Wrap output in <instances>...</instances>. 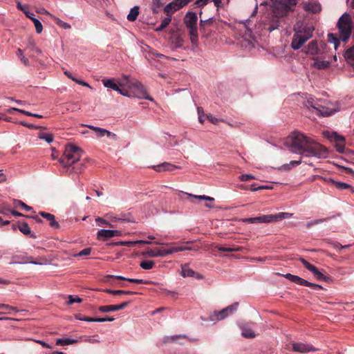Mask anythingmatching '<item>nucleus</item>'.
<instances>
[{
    "label": "nucleus",
    "instance_id": "f257e3e1",
    "mask_svg": "<svg viewBox=\"0 0 354 354\" xmlns=\"http://www.w3.org/2000/svg\"><path fill=\"white\" fill-rule=\"evenodd\" d=\"M286 143L292 153L299 155L298 160L290 161L289 165L295 167L302 162L311 165L304 160L308 158H326L328 156V150L326 147L315 141L312 138L295 131L288 137ZM286 165L285 167H288Z\"/></svg>",
    "mask_w": 354,
    "mask_h": 354
},
{
    "label": "nucleus",
    "instance_id": "f03ea898",
    "mask_svg": "<svg viewBox=\"0 0 354 354\" xmlns=\"http://www.w3.org/2000/svg\"><path fill=\"white\" fill-rule=\"evenodd\" d=\"M315 28L302 21H298L294 27L295 34L291 47L294 50L299 49L313 36Z\"/></svg>",
    "mask_w": 354,
    "mask_h": 354
},
{
    "label": "nucleus",
    "instance_id": "7ed1b4c3",
    "mask_svg": "<svg viewBox=\"0 0 354 354\" xmlns=\"http://www.w3.org/2000/svg\"><path fill=\"white\" fill-rule=\"evenodd\" d=\"M197 21L198 17L196 12H188L185 16L184 22L189 31L191 42L195 46L198 43Z\"/></svg>",
    "mask_w": 354,
    "mask_h": 354
},
{
    "label": "nucleus",
    "instance_id": "20e7f679",
    "mask_svg": "<svg viewBox=\"0 0 354 354\" xmlns=\"http://www.w3.org/2000/svg\"><path fill=\"white\" fill-rule=\"evenodd\" d=\"M340 39L346 41L351 34L352 20L351 16L345 12L339 19L337 24Z\"/></svg>",
    "mask_w": 354,
    "mask_h": 354
},
{
    "label": "nucleus",
    "instance_id": "39448f33",
    "mask_svg": "<svg viewBox=\"0 0 354 354\" xmlns=\"http://www.w3.org/2000/svg\"><path fill=\"white\" fill-rule=\"evenodd\" d=\"M81 156L82 150L79 147L71 145L66 147L64 156L60 159V162L64 167H70L79 161Z\"/></svg>",
    "mask_w": 354,
    "mask_h": 354
},
{
    "label": "nucleus",
    "instance_id": "423d86ee",
    "mask_svg": "<svg viewBox=\"0 0 354 354\" xmlns=\"http://www.w3.org/2000/svg\"><path fill=\"white\" fill-rule=\"evenodd\" d=\"M297 0H276L273 3L272 12L276 17H283L292 10Z\"/></svg>",
    "mask_w": 354,
    "mask_h": 354
},
{
    "label": "nucleus",
    "instance_id": "0eeeda50",
    "mask_svg": "<svg viewBox=\"0 0 354 354\" xmlns=\"http://www.w3.org/2000/svg\"><path fill=\"white\" fill-rule=\"evenodd\" d=\"M124 78L127 80V86L134 89V95L138 99H145L149 101H153V99L149 96L143 84L136 80H130L129 76L124 75Z\"/></svg>",
    "mask_w": 354,
    "mask_h": 354
},
{
    "label": "nucleus",
    "instance_id": "6e6552de",
    "mask_svg": "<svg viewBox=\"0 0 354 354\" xmlns=\"http://www.w3.org/2000/svg\"><path fill=\"white\" fill-rule=\"evenodd\" d=\"M239 306V303L235 302L233 304L222 309L221 310H215L209 315V320L212 322H218L224 319L229 315L234 313Z\"/></svg>",
    "mask_w": 354,
    "mask_h": 354
},
{
    "label": "nucleus",
    "instance_id": "1a4fd4ad",
    "mask_svg": "<svg viewBox=\"0 0 354 354\" xmlns=\"http://www.w3.org/2000/svg\"><path fill=\"white\" fill-rule=\"evenodd\" d=\"M324 138L328 139L330 142H335L336 150L339 153H344L345 149V138L336 132L325 131L322 133Z\"/></svg>",
    "mask_w": 354,
    "mask_h": 354
},
{
    "label": "nucleus",
    "instance_id": "9d476101",
    "mask_svg": "<svg viewBox=\"0 0 354 354\" xmlns=\"http://www.w3.org/2000/svg\"><path fill=\"white\" fill-rule=\"evenodd\" d=\"M312 108L317 111V113L322 116H329L339 111V105L332 102L327 103L326 106L321 104L312 105Z\"/></svg>",
    "mask_w": 354,
    "mask_h": 354
},
{
    "label": "nucleus",
    "instance_id": "9b49d317",
    "mask_svg": "<svg viewBox=\"0 0 354 354\" xmlns=\"http://www.w3.org/2000/svg\"><path fill=\"white\" fill-rule=\"evenodd\" d=\"M158 245H164L169 246L167 249H162L163 257H165L169 254H174L179 252H183L186 250H198V249H194L188 246L180 245L176 243H160L156 242Z\"/></svg>",
    "mask_w": 354,
    "mask_h": 354
},
{
    "label": "nucleus",
    "instance_id": "f8f14e48",
    "mask_svg": "<svg viewBox=\"0 0 354 354\" xmlns=\"http://www.w3.org/2000/svg\"><path fill=\"white\" fill-rule=\"evenodd\" d=\"M292 214L280 212L277 214L263 215L260 216V223H269L277 222L291 217Z\"/></svg>",
    "mask_w": 354,
    "mask_h": 354
},
{
    "label": "nucleus",
    "instance_id": "ddd939ff",
    "mask_svg": "<svg viewBox=\"0 0 354 354\" xmlns=\"http://www.w3.org/2000/svg\"><path fill=\"white\" fill-rule=\"evenodd\" d=\"M299 261L304 266V267L313 272L318 280H322L324 281H329L330 280V277L324 275L322 272L318 270V269L313 265L308 263L303 258H300Z\"/></svg>",
    "mask_w": 354,
    "mask_h": 354
},
{
    "label": "nucleus",
    "instance_id": "4468645a",
    "mask_svg": "<svg viewBox=\"0 0 354 354\" xmlns=\"http://www.w3.org/2000/svg\"><path fill=\"white\" fill-rule=\"evenodd\" d=\"M122 235L121 231L113 230L102 229L97 232V238L98 240L106 241L114 236H120Z\"/></svg>",
    "mask_w": 354,
    "mask_h": 354
},
{
    "label": "nucleus",
    "instance_id": "2eb2a0df",
    "mask_svg": "<svg viewBox=\"0 0 354 354\" xmlns=\"http://www.w3.org/2000/svg\"><path fill=\"white\" fill-rule=\"evenodd\" d=\"M292 351L297 353H306L317 351L312 345L303 342H293Z\"/></svg>",
    "mask_w": 354,
    "mask_h": 354
},
{
    "label": "nucleus",
    "instance_id": "dca6fc26",
    "mask_svg": "<svg viewBox=\"0 0 354 354\" xmlns=\"http://www.w3.org/2000/svg\"><path fill=\"white\" fill-rule=\"evenodd\" d=\"M122 77H124V76ZM102 82L105 87L111 88L115 91H118L120 89V87L127 86V80L124 78H123L122 82L118 84L115 82L114 79H104Z\"/></svg>",
    "mask_w": 354,
    "mask_h": 354
},
{
    "label": "nucleus",
    "instance_id": "f3484780",
    "mask_svg": "<svg viewBox=\"0 0 354 354\" xmlns=\"http://www.w3.org/2000/svg\"><path fill=\"white\" fill-rule=\"evenodd\" d=\"M129 301H127L118 305L102 306L99 308V310L102 313L120 310L126 308L129 304Z\"/></svg>",
    "mask_w": 354,
    "mask_h": 354
},
{
    "label": "nucleus",
    "instance_id": "a211bd4d",
    "mask_svg": "<svg viewBox=\"0 0 354 354\" xmlns=\"http://www.w3.org/2000/svg\"><path fill=\"white\" fill-rule=\"evenodd\" d=\"M304 9L307 12L315 14L321 11L322 7L321 5L316 1L306 2L304 3Z\"/></svg>",
    "mask_w": 354,
    "mask_h": 354
},
{
    "label": "nucleus",
    "instance_id": "6ab92c4d",
    "mask_svg": "<svg viewBox=\"0 0 354 354\" xmlns=\"http://www.w3.org/2000/svg\"><path fill=\"white\" fill-rule=\"evenodd\" d=\"M39 214L49 222V225L51 227L55 229L59 227V224L55 221V217L53 214L45 212H39Z\"/></svg>",
    "mask_w": 354,
    "mask_h": 354
},
{
    "label": "nucleus",
    "instance_id": "aec40b11",
    "mask_svg": "<svg viewBox=\"0 0 354 354\" xmlns=\"http://www.w3.org/2000/svg\"><path fill=\"white\" fill-rule=\"evenodd\" d=\"M328 183L333 185L337 189L339 190H344L350 189L352 192H354V188L349 184L343 182L336 181L332 178H328L326 180Z\"/></svg>",
    "mask_w": 354,
    "mask_h": 354
},
{
    "label": "nucleus",
    "instance_id": "412c9836",
    "mask_svg": "<svg viewBox=\"0 0 354 354\" xmlns=\"http://www.w3.org/2000/svg\"><path fill=\"white\" fill-rule=\"evenodd\" d=\"M178 167L176 165H174L172 164H170L169 162H164L162 164L156 165L153 167V169L158 171L161 172L162 171H174L176 169H178Z\"/></svg>",
    "mask_w": 354,
    "mask_h": 354
},
{
    "label": "nucleus",
    "instance_id": "4be33fe9",
    "mask_svg": "<svg viewBox=\"0 0 354 354\" xmlns=\"http://www.w3.org/2000/svg\"><path fill=\"white\" fill-rule=\"evenodd\" d=\"M319 48L316 41H311L305 47V53L309 55H315L318 53Z\"/></svg>",
    "mask_w": 354,
    "mask_h": 354
},
{
    "label": "nucleus",
    "instance_id": "5701e85b",
    "mask_svg": "<svg viewBox=\"0 0 354 354\" xmlns=\"http://www.w3.org/2000/svg\"><path fill=\"white\" fill-rule=\"evenodd\" d=\"M314 62L312 64V66L319 70L326 69L330 66V62L328 61L320 60L318 58H314Z\"/></svg>",
    "mask_w": 354,
    "mask_h": 354
},
{
    "label": "nucleus",
    "instance_id": "b1692460",
    "mask_svg": "<svg viewBox=\"0 0 354 354\" xmlns=\"http://www.w3.org/2000/svg\"><path fill=\"white\" fill-rule=\"evenodd\" d=\"M18 228L21 232H22L25 235H30L32 238H35V235L32 233L30 227L28 223L26 222L19 223Z\"/></svg>",
    "mask_w": 354,
    "mask_h": 354
},
{
    "label": "nucleus",
    "instance_id": "393cba45",
    "mask_svg": "<svg viewBox=\"0 0 354 354\" xmlns=\"http://www.w3.org/2000/svg\"><path fill=\"white\" fill-rule=\"evenodd\" d=\"M95 133L98 138H102L106 136L107 137H112L113 139H115L117 137V136L115 133L100 127L97 128V131H95Z\"/></svg>",
    "mask_w": 354,
    "mask_h": 354
},
{
    "label": "nucleus",
    "instance_id": "a878e982",
    "mask_svg": "<svg viewBox=\"0 0 354 354\" xmlns=\"http://www.w3.org/2000/svg\"><path fill=\"white\" fill-rule=\"evenodd\" d=\"M344 57L347 62L354 68V46L346 51Z\"/></svg>",
    "mask_w": 354,
    "mask_h": 354
},
{
    "label": "nucleus",
    "instance_id": "bb28decb",
    "mask_svg": "<svg viewBox=\"0 0 354 354\" xmlns=\"http://www.w3.org/2000/svg\"><path fill=\"white\" fill-rule=\"evenodd\" d=\"M180 9L179 6L173 1L171 3H168L165 8H164L165 12L167 13V15L171 16V15L176 10Z\"/></svg>",
    "mask_w": 354,
    "mask_h": 354
},
{
    "label": "nucleus",
    "instance_id": "cd10ccee",
    "mask_svg": "<svg viewBox=\"0 0 354 354\" xmlns=\"http://www.w3.org/2000/svg\"><path fill=\"white\" fill-rule=\"evenodd\" d=\"M37 137L40 140H43L48 143H51L53 141V136L52 133L41 131L38 133Z\"/></svg>",
    "mask_w": 354,
    "mask_h": 354
},
{
    "label": "nucleus",
    "instance_id": "c85d7f7f",
    "mask_svg": "<svg viewBox=\"0 0 354 354\" xmlns=\"http://www.w3.org/2000/svg\"><path fill=\"white\" fill-rule=\"evenodd\" d=\"M181 274L184 277H195V272L187 264H185L182 266Z\"/></svg>",
    "mask_w": 354,
    "mask_h": 354
},
{
    "label": "nucleus",
    "instance_id": "c756f323",
    "mask_svg": "<svg viewBox=\"0 0 354 354\" xmlns=\"http://www.w3.org/2000/svg\"><path fill=\"white\" fill-rule=\"evenodd\" d=\"M110 277H115L116 279H121V280H125V281H129V282H132V283H148L149 282L147 281H144L143 279H131V278H126V277H124L122 276H115V275H110L109 276Z\"/></svg>",
    "mask_w": 354,
    "mask_h": 354
},
{
    "label": "nucleus",
    "instance_id": "7c9ffc66",
    "mask_svg": "<svg viewBox=\"0 0 354 354\" xmlns=\"http://www.w3.org/2000/svg\"><path fill=\"white\" fill-rule=\"evenodd\" d=\"M241 335L245 338H254L256 337L254 331L246 326H241Z\"/></svg>",
    "mask_w": 354,
    "mask_h": 354
},
{
    "label": "nucleus",
    "instance_id": "2f4dec72",
    "mask_svg": "<svg viewBox=\"0 0 354 354\" xmlns=\"http://www.w3.org/2000/svg\"><path fill=\"white\" fill-rule=\"evenodd\" d=\"M104 292L109 293V294L115 295H133L136 294V292H135L122 290H111V289H106V290H104Z\"/></svg>",
    "mask_w": 354,
    "mask_h": 354
},
{
    "label": "nucleus",
    "instance_id": "473e14b6",
    "mask_svg": "<svg viewBox=\"0 0 354 354\" xmlns=\"http://www.w3.org/2000/svg\"><path fill=\"white\" fill-rule=\"evenodd\" d=\"M139 15V8L134 6L132 8L127 15V19L130 21H134Z\"/></svg>",
    "mask_w": 354,
    "mask_h": 354
},
{
    "label": "nucleus",
    "instance_id": "72a5a7b5",
    "mask_svg": "<svg viewBox=\"0 0 354 354\" xmlns=\"http://www.w3.org/2000/svg\"><path fill=\"white\" fill-rule=\"evenodd\" d=\"M50 17L54 19V21H55L56 24L57 26H59V27H61V28H62L64 29H66V30L71 28V26L69 24L62 21L58 17H55V16H54L53 15H50Z\"/></svg>",
    "mask_w": 354,
    "mask_h": 354
},
{
    "label": "nucleus",
    "instance_id": "f704fd0d",
    "mask_svg": "<svg viewBox=\"0 0 354 354\" xmlns=\"http://www.w3.org/2000/svg\"><path fill=\"white\" fill-rule=\"evenodd\" d=\"M171 16L167 15L162 21L160 25L156 28V31L159 32L165 29L171 22Z\"/></svg>",
    "mask_w": 354,
    "mask_h": 354
},
{
    "label": "nucleus",
    "instance_id": "c9c22d12",
    "mask_svg": "<svg viewBox=\"0 0 354 354\" xmlns=\"http://www.w3.org/2000/svg\"><path fill=\"white\" fill-rule=\"evenodd\" d=\"M77 341L76 339H70V338H60L57 339L56 341V344L57 345L66 346L70 345L74 343H76Z\"/></svg>",
    "mask_w": 354,
    "mask_h": 354
},
{
    "label": "nucleus",
    "instance_id": "e433bc0d",
    "mask_svg": "<svg viewBox=\"0 0 354 354\" xmlns=\"http://www.w3.org/2000/svg\"><path fill=\"white\" fill-rule=\"evenodd\" d=\"M29 263L33 265L46 266L50 263V261L46 257H39L36 261H30Z\"/></svg>",
    "mask_w": 354,
    "mask_h": 354
},
{
    "label": "nucleus",
    "instance_id": "4c0bfd02",
    "mask_svg": "<svg viewBox=\"0 0 354 354\" xmlns=\"http://www.w3.org/2000/svg\"><path fill=\"white\" fill-rule=\"evenodd\" d=\"M145 254L150 257H163L162 249H160L157 251L149 250L147 251Z\"/></svg>",
    "mask_w": 354,
    "mask_h": 354
},
{
    "label": "nucleus",
    "instance_id": "58836bf2",
    "mask_svg": "<svg viewBox=\"0 0 354 354\" xmlns=\"http://www.w3.org/2000/svg\"><path fill=\"white\" fill-rule=\"evenodd\" d=\"M186 194L189 197L197 198V199H199V200H205V201H210V202H212V201H214V198L210 197V196H205V195L198 196V195H194V194H189V193H186Z\"/></svg>",
    "mask_w": 354,
    "mask_h": 354
},
{
    "label": "nucleus",
    "instance_id": "ea45409f",
    "mask_svg": "<svg viewBox=\"0 0 354 354\" xmlns=\"http://www.w3.org/2000/svg\"><path fill=\"white\" fill-rule=\"evenodd\" d=\"M216 248H218V250L221 252H239V251H241L242 249L241 247H239V246L234 247V248H225V247L216 245Z\"/></svg>",
    "mask_w": 354,
    "mask_h": 354
},
{
    "label": "nucleus",
    "instance_id": "a19ab883",
    "mask_svg": "<svg viewBox=\"0 0 354 354\" xmlns=\"http://www.w3.org/2000/svg\"><path fill=\"white\" fill-rule=\"evenodd\" d=\"M154 266L153 261H142L140 264V266L144 270H150Z\"/></svg>",
    "mask_w": 354,
    "mask_h": 354
},
{
    "label": "nucleus",
    "instance_id": "79ce46f5",
    "mask_svg": "<svg viewBox=\"0 0 354 354\" xmlns=\"http://www.w3.org/2000/svg\"><path fill=\"white\" fill-rule=\"evenodd\" d=\"M214 3V6L217 8V10L221 8H224L225 6L228 5L230 0L223 1V0H212Z\"/></svg>",
    "mask_w": 354,
    "mask_h": 354
},
{
    "label": "nucleus",
    "instance_id": "37998d69",
    "mask_svg": "<svg viewBox=\"0 0 354 354\" xmlns=\"http://www.w3.org/2000/svg\"><path fill=\"white\" fill-rule=\"evenodd\" d=\"M32 22L35 25L37 33L40 34L43 30V26L41 23L37 18L32 19Z\"/></svg>",
    "mask_w": 354,
    "mask_h": 354
},
{
    "label": "nucleus",
    "instance_id": "c03bdc74",
    "mask_svg": "<svg viewBox=\"0 0 354 354\" xmlns=\"http://www.w3.org/2000/svg\"><path fill=\"white\" fill-rule=\"evenodd\" d=\"M17 56L19 57L21 62L26 66H28L29 64V61L28 59V58H26L24 54H23V51L19 48L17 51Z\"/></svg>",
    "mask_w": 354,
    "mask_h": 354
},
{
    "label": "nucleus",
    "instance_id": "a18cd8bd",
    "mask_svg": "<svg viewBox=\"0 0 354 354\" xmlns=\"http://www.w3.org/2000/svg\"><path fill=\"white\" fill-rule=\"evenodd\" d=\"M328 40L329 42L333 43L335 45V48L337 49V46L339 44V41L337 38L335 37L334 34H333V33L328 34Z\"/></svg>",
    "mask_w": 354,
    "mask_h": 354
},
{
    "label": "nucleus",
    "instance_id": "49530a36",
    "mask_svg": "<svg viewBox=\"0 0 354 354\" xmlns=\"http://www.w3.org/2000/svg\"><path fill=\"white\" fill-rule=\"evenodd\" d=\"M292 282H294L297 284L301 285V286H308V284H310L309 281L299 277V276H296Z\"/></svg>",
    "mask_w": 354,
    "mask_h": 354
},
{
    "label": "nucleus",
    "instance_id": "de8ad7c7",
    "mask_svg": "<svg viewBox=\"0 0 354 354\" xmlns=\"http://www.w3.org/2000/svg\"><path fill=\"white\" fill-rule=\"evenodd\" d=\"M243 223H260V216L254 217V218H242L241 220Z\"/></svg>",
    "mask_w": 354,
    "mask_h": 354
},
{
    "label": "nucleus",
    "instance_id": "09e8293b",
    "mask_svg": "<svg viewBox=\"0 0 354 354\" xmlns=\"http://www.w3.org/2000/svg\"><path fill=\"white\" fill-rule=\"evenodd\" d=\"M82 301V299L77 296L69 295L68 296V304H73V303H81Z\"/></svg>",
    "mask_w": 354,
    "mask_h": 354
},
{
    "label": "nucleus",
    "instance_id": "8fccbe9b",
    "mask_svg": "<svg viewBox=\"0 0 354 354\" xmlns=\"http://www.w3.org/2000/svg\"><path fill=\"white\" fill-rule=\"evenodd\" d=\"M0 310H12L15 313L19 312V310H17L15 307L4 304H0Z\"/></svg>",
    "mask_w": 354,
    "mask_h": 354
},
{
    "label": "nucleus",
    "instance_id": "3c124183",
    "mask_svg": "<svg viewBox=\"0 0 354 354\" xmlns=\"http://www.w3.org/2000/svg\"><path fill=\"white\" fill-rule=\"evenodd\" d=\"M91 248H85V249L82 250V251H80L79 253L75 254L74 257H76L87 256L91 254Z\"/></svg>",
    "mask_w": 354,
    "mask_h": 354
},
{
    "label": "nucleus",
    "instance_id": "603ef678",
    "mask_svg": "<svg viewBox=\"0 0 354 354\" xmlns=\"http://www.w3.org/2000/svg\"><path fill=\"white\" fill-rule=\"evenodd\" d=\"M136 244V242L135 241H120L118 243H115V245H126L128 247H132Z\"/></svg>",
    "mask_w": 354,
    "mask_h": 354
},
{
    "label": "nucleus",
    "instance_id": "864d4df0",
    "mask_svg": "<svg viewBox=\"0 0 354 354\" xmlns=\"http://www.w3.org/2000/svg\"><path fill=\"white\" fill-rule=\"evenodd\" d=\"M239 179L241 181H248L252 179H255V177L251 174H243L239 176Z\"/></svg>",
    "mask_w": 354,
    "mask_h": 354
},
{
    "label": "nucleus",
    "instance_id": "5fc2aeb1",
    "mask_svg": "<svg viewBox=\"0 0 354 354\" xmlns=\"http://www.w3.org/2000/svg\"><path fill=\"white\" fill-rule=\"evenodd\" d=\"M197 111H198V120L201 123L203 124L205 121V120L203 118V115H204L203 109L201 107H198Z\"/></svg>",
    "mask_w": 354,
    "mask_h": 354
},
{
    "label": "nucleus",
    "instance_id": "6e6d98bb",
    "mask_svg": "<svg viewBox=\"0 0 354 354\" xmlns=\"http://www.w3.org/2000/svg\"><path fill=\"white\" fill-rule=\"evenodd\" d=\"M15 202L17 203L19 206L23 207L26 211H30L32 209L30 206H28L21 201H15Z\"/></svg>",
    "mask_w": 354,
    "mask_h": 354
},
{
    "label": "nucleus",
    "instance_id": "4d7b16f0",
    "mask_svg": "<svg viewBox=\"0 0 354 354\" xmlns=\"http://www.w3.org/2000/svg\"><path fill=\"white\" fill-rule=\"evenodd\" d=\"M95 222L97 223H101V224H104V225H106L111 227H113V225L111 224L110 223H109L107 221H106L105 219L101 218V217H97L95 218Z\"/></svg>",
    "mask_w": 354,
    "mask_h": 354
},
{
    "label": "nucleus",
    "instance_id": "13d9d810",
    "mask_svg": "<svg viewBox=\"0 0 354 354\" xmlns=\"http://www.w3.org/2000/svg\"><path fill=\"white\" fill-rule=\"evenodd\" d=\"M115 320L113 317L96 318V322H113Z\"/></svg>",
    "mask_w": 354,
    "mask_h": 354
},
{
    "label": "nucleus",
    "instance_id": "bf43d9fd",
    "mask_svg": "<svg viewBox=\"0 0 354 354\" xmlns=\"http://www.w3.org/2000/svg\"><path fill=\"white\" fill-rule=\"evenodd\" d=\"M207 120L211 122L212 124H216L218 121V119L213 116L212 115H207Z\"/></svg>",
    "mask_w": 354,
    "mask_h": 354
},
{
    "label": "nucleus",
    "instance_id": "052dcab7",
    "mask_svg": "<svg viewBox=\"0 0 354 354\" xmlns=\"http://www.w3.org/2000/svg\"><path fill=\"white\" fill-rule=\"evenodd\" d=\"M76 83H77L80 85H82L83 86L88 87L90 88H92V87L86 82H84L82 80H80L76 79V81H75Z\"/></svg>",
    "mask_w": 354,
    "mask_h": 354
},
{
    "label": "nucleus",
    "instance_id": "680f3d73",
    "mask_svg": "<svg viewBox=\"0 0 354 354\" xmlns=\"http://www.w3.org/2000/svg\"><path fill=\"white\" fill-rule=\"evenodd\" d=\"M209 0H197L195 3L198 6H203L207 3Z\"/></svg>",
    "mask_w": 354,
    "mask_h": 354
},
{
    "label": "nucleus",
    "instance_id": "e2e57ef3",
    "mask_svg": "<svg viewBox=\"0 0 354 354\" xmlns=\"http://www.w3.org/2000/svg\"><path fill=\"white\" fill-rule=\"evenodd\" d=\"M35 342L41 345L44 348H51V346L42 340H35Z\"/></svg>",
    "mask_w": 354,
    "mask_h": 354
},
{
    "label": "nucleus",
    "instance_id": "0e129e2a",
    "mask_svg": "<svg viewBox=\"0 0 354 354\" xmlns=\"http://www.w3.org/2000/svg\"><path fill=\"white\" fill-rule=\"evenodd\" d=\"M308 287H311V288H314L315 290H317V289H322L323 288L322 286H320L319 284L313 283H311V282H310V284H308Z\"/></svg>",
    "mask_w": 354,
    "mask_h": 354
},
{
    "label": "nucleus",
    "instance_id": "69168bd1",
    "mask_svg": "<svg viewBox=\"0 0 354 354\" xmlns=\"http://www.w3.org/2000/svg\"><path fill=\"white\" fill-rule=\"evenodd\" d=\"M342 169L346 173V174H354V170L350 167H342Z\"/></svg>",
    "mask_w": 354,
    "mask_h": 354
},
{
    "label": "nucleus",
    "instance_id": "338daca9",
    "mask_svg": "<svg viewBox=\"0 0 354 354\" xmlns=\"http://www.w3.org/2000/svg\"><path fill=\"white\" fill-rule=\"evenodd\" d=\"M64 75H66L68 78H70V79H71V80H72L73 81H74V82H75V81H76V78H75V77H74L72 75V74H71V72H69V71H65L64 72Z\"/></svg>",
    "mask_w": 354,
    "mask_h": 354
},
{
    "label": "nucleus",
    "instance_id": "774afa93",
    "mask_svg": "<svg viewBox=\"0 0 354 354\" xmlns=\"http://www.w3.org/2000/svg\"><path fill=\"white\" fill-rule=\"evenodd\" d=\"M296 276H297V275H293V274H290V273H288V274H285V275H284V277H285L286 279H289V280H290V281H292V282L293 281V280L295 279V277H296Z\"/></svg>",
    "mask_w": 354,
    "mask_h": 354
}]
</instances>
